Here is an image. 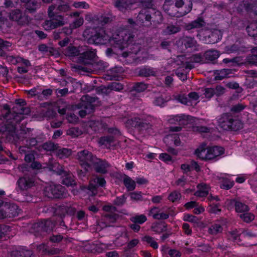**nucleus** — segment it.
I'll use <instances>...</instances> for the list:
<instances>
[{
    "label": "nucleus",
    "mask_w": 257,
    "mask_h": 257,
    "mask_svg": "<svg viewBox=\"0 0 257 257\" xmlns=\"http://www.w3.org/2000/svg\"><path fill=\"white\" fill-rule=\"evenodd\" d=\"M245 9L247 11L252 12L257 15V0L247 3L245 6Z\"/></svg>",
    "instance_id": "nucleus-46"
},
{
    "label": "nucleus",
    "mask_w": 257,
    "mask_h": 257,
    "mask_svg": "<svg viewBox=\"0 0 257 257\" xmlns=\"http://www.w3.org/2000/svg\"><path fill=\"white\" fill-rule=\"evenodd\" d=\"M28 94L32 96H37L38 98L42 99L41 96V89L39 88H33L27 91Z\"/></svg>",
    "instance_id": "nucleus-58"
},
{
    "label": "nucleus",
    "mask_w": 257,
    "mask_h": 257,
    "mask_svg": "<svg viewBox=\"0 0 257 257\" xmlns=\"http://www.w3.org/2000/svg\"><path fill=\"white\" fill-rule=\"evenodd\" d=\"M45 196L51 198H65L68 196L66 188L61 185H50L45 187Z\"/></svg>",
    "instance_id": "nucleus-5"
},
{
    "label": "nucleus",
    "mask_w": 257,
    "mask_h": 257,
    "mask_svg": "<svg viewBox=\"0 0 257 257\" xmlns=\"http://www.w3.org/2000/svg\"><path fill=\"white\" fill-rule=\"evenodd\" d=\"M108 87L111 90L119 91L123 89V85L120 83L113 82L109 85Z\"/></svg>",
    "instance_id": "nucleus-57"
},
{
    "label": "nucleus",
    "mask_w": 257,
    "mask_h": 257,
    "mask_svg": "<svg viewBox=\"0 0 257 257\" xmlns=\"http://www.w3.org/2000/svg\"><path fill=\"white\" fill-rule=\"evenodd\" d=\"M155 74V71L153 68L149 67H144L141 69L139 72V75L143 77H149L153 76Z\"/></svg>",
    "instance_id": "nucleus-41"
},
{
    "label": "nucleus",
    "mask_w": 257,
    "mask_h": 257,
    "mask_svg": "<svg viewBox=\"0 0 257 257\" xmlns=\"http://www.w3.org/2000/svg\"><path fill=\"white\" fill-rule=\"evenodd\" d=\"M205 25V22L202 19L198 18L186 25L185 28L187 30L192 29L200 28Z\"/></svg>",
    "instance_id": "nucleus-25"
},
{
    "label": "nucleus",
    "mask_w": 257,
    "mask_h": 257,
    "mask_svg": "<svg viewBox=\"0 0 257 257\" xmlns=\"http://www.w3.org/2000/svg\"><path fill=\"white\" fill-rule=\"evenodd\" d=\"M133 37L126 30H119L109 37V41L114 49L122 50L132 42Z\"/></svg>",
    "instance_id": "nucleus-1"
},
{
    "label": "nucleus",
    "mask_w": 257,
    "mask_h": 257,
    "mask_svg": "<svg viewBox=\"0 0 257 257\" xmlns=\"http://www.w3.org/2000/svg\"><path fill=\"white\" fill-rule=\"evenodd\" d=\"M239 217L242 219V220L243 221L246 223L251 222L254 218V216L253 214L248 212L240 214Z\"/></svg>",
    "instance_id": "nucleus-53"
},
{
    "label": "nucleus",
    "mask_w": 257,
    "mask_h": 257,
    "mask_svg": "<svg viewBox=\"0 0 257 257\" xmlns=\"http://www.w3.org/2000/svg\"><path fill=\"white\" fill-rule=\"evenodd\" d=\"M12 46V43L0 38V57H5L6 56L5 50L9 51Z\"/></svg>",
    "instance_id": "nucleus-27"
},
{
    "label": "nucleus",
    "mask_w": 257,
    "mask_h": 257,
    "mask_svg": "<svg viewBox=\"0 0 257 257\" xmlns=\"http://www.w3.org/2000/svg\"><path fill=\"white\" fill-rule=\"evenodd\" d=\"M41 114L44 117L47 119L53 118L57 115V113L52 109H48L46 111L43 110Z\"/></svg>",
    "instance_id": "nucleus-50"
},
{
    "label": "nucleus",
    "mask_w": 257,
    "mask_h": 257,
    "mask_svg": "<svg viewBox=\"0 0 257 257\" xmlns=\"http://www.w3.org/2000/svg\"><path fill=\"white\" fill-rule=\"evenodd\" d=\"M114 141V138L111 136L101 137L99 143L102 145H110Z\"/></svg>",
    "instance_id": "nucleus-49"
},
{
    "label": "nucleus",
    "mask_w": 257,
    "mask_h": 257,
    "mask_svg": "<svg viewBox=\"0 0 257 257\" xmlns=\"http://www.w3.org/2000/svg\"><path fill=\"white\" fill-rule=\"evenodd\" d=\"M96 50L87 46H80V53L78 57L79 62L90 64L96 57Z\"/></svg>",
    "instance_id": "nucleus-8"
},
{
    "label": "nucleus",
    "mask_w": 257,
    "mask_h": 257,
    "mask_svg": "<svg viewBox=\"0 0 257 257\" xmlns=\"http://www.w3.org/2000/svg\"><path fill=\"white\" fill-rule=\"evenodd\" d=\"M103 217L105 220L108 221L111 223H113L117 219L118 215L114 212L105 213L103 214Z\"/></svg>",
    "instance_id": "nucleus-47"
},
{
    "label": "nucleus",
    "mask_w": 257,
    "mask_h": 257,
    "mask_svg": "<svg viewBox=\"0 0 257 257\" xmlns=\"http://www.w3.org/2000/svg\"><path fill=\"white\" fill-rule=\"evenodd\" d=\"M198 190L194 193L197 197H204L208 194L209 188L205 184H199L197 186Z\"/></svg>",
    "instance_id": "nucleus-26"
},
{
    "label": "nucleus",
    "mask_w": 257,
    "mask_h": 257,
    "mask_svg": "<svg viewBox=\"0 0 257 257\" xmlns=\"http://www.w3.org/2000/svg\"><path fill=\"white\" fill-rule=\"evenodd\" d=\"M181 194L177 191H174L171 193L168 196V199L174 202L178 200H179L181 198Z\"/></svg>",
    "instance_id": "nucleus-55"
},
{
    "label": "nucleus",
    "mask_w": 257,
    "mask_h": 257,
    "mask_svg": "<svg viewBox=\"0 0 257 257\" xmlns=\"http://www.w3.org/2000/svg\"><path fill=\"white\" fill-rule=\"evenodd\" d=\"M219 204H212L210 205L209 212L211 213L217 214L221 211V209L219 208Z\"/></svg>",
    "instance_id": "nucleus-62"
},
{
    "label": "nucleus",
    "mask_w": 257,
    "mask_h": 257,
    "mask_svg": "<svg viewBox=\"0 0 257 257\" xmlns=\"http://www.w3.org/2000/svg\"><path fill=\"white\" fill-rule=\"evenodd\" d=\"M59 148L57 144H55L52 142H48L42 145V148L47 151H54Z\"/></svg>",
    "instance_id": "nucleus-48"
},
{
    "label": "nucleus",
    "mask_w": 257,
    "mask_h": 257,
    "mask_svg": "<svg viewBox=\"0 0 257 257\" xmlns=\"http://www.w3.org/2000/svg\"><path fill=\"white\" fill-rule=\"evenodd\" d=\"M90 43L95 44H104L107 41H109V36L105 33V32L101 29L98 32H96L92 36L89 40Z\"/></svg>",
    "instance_id": "nucleus-17"
},
{
    "label": "nucleus",
    "mask_w": 257,
    "mask_h": 257,
    "mask_svg": "<svg viewBox=\"0 0 257 257\" xmlns=\"http://www.w3.org/2000/svg\"><path fill=\"white\" fill-rule=\"evenodd\" d=\"M7 61L14 65H16L19 63L18 58H20L19 56L15 57L12 55H7L5 56Z\"/></svg>",
    "instance_id": "nucleus-61"
},
{
    "label": "nucleus",
    "mask_w": 257,
    "mask_h": 257,
    "mask_svg": "<svg viewBox=\"0 0 257 257\" xmlns=\"http://www.w3.org/2000/svg\"><path fill=\"white\" fill-rule=\"evenodd\" d=\"M142 240L149 244L154 249H157L158 247L157 242L155 240L153 237L150 236L146 235L142 238Z\"/></svg>",
    "instance_id": "nucleus-44"
},
{
    "label": "nucleus",
    "mask_w": 257,
    "mask_h": 257,
    "mask_svg": "<svg viewBox=\"0 0 257 257\" xmlns=\"http://www.w3.org/2000/svg\"><path fill=\"white\" fill-rule=\"evenodd\" d=\"M234 202L235 209L237 212L243 213L249 210V207L245 204L239 201H234Z\"/></svg>",
    "instance_id": "nucleus-34"
},
{
    "label": "nucleus",
    "mask_w": 257,
    "mask_h": 257,
    "mask_svg": "<svg viewBox=\"0 0 257 257\" xmlns=\"http://www.w3.org/2000/svg\"><path fill=\"white\" fill-rule=\"evenodd\" d=\"M94 182L101 187H104L106 184L104 178L97 176L94 178Z\"/></svg>",
    "instance_id": "nucleus-64"
},
{
    "label": "nucleus",
    "mask_w": 257,
    "mask_h": 257,
    "mask_svg": "<svg viewBox=\"0 0 257 257\" xmlns=\"http://www.w3.org/2000/svg\"><path fill=\"white\" fill-rule=\"evenodd\" d=\"M16 104L17 105L13 108L14 115L28 114L30 113V109L29 108L24 107L26 104V102L23 99L16 100Z\"/></svg>",
    "instance_id": "nucleus-19"
},
{
    "label": "nucleus",
    "mask_w": 257,
    "mask_h": 257,
    "mask_svg": "<svg viewBox=\"0 0 257 257\" xmlns=\"http://www.w3.org/2000/svg\"><path fill=\"white\" fill-rule=\"evenodd\" d=\"M11 256L12 257H33V253L31 250L21 247L13 250L11 252Z\"/></svg>",
    "instance_id": "nucleus-20"
},
{
    "label": "nucleus",
    "mask_w": 257,
    "mask_h": 257,
    "mask_svg": "<svg viewBox=\"0 0 257 257\" xmlns=\"http://www.w3.org/2000/svg\"><path fill=\"white\" fill-rule=\"evenodd\" d=\"M133 4L131 1L128 0H115L114 1L115 7L121 12H124L130 9Z\"/></svg>",
    "instance_id": "nucleus-22"
},
{
    "label": "nucleus",
    "mask_w": 257,
    "mask_h": 257,
    "mask_svg": "<svg viewBox=\"0 0 257 257\" xmlns=\"http://www.w3.org/2000/svg\"><path fill=\"white\" fill-rule=\"evenodd\" d=\"M218 125L224 130L237 131L243 127V123L239 119L232 116L230 113H224L218 120Z\"/></svg>",
    "instance_id": "nucleus-2"
},
{
    "label": "nucleus",
    "mask_w": 257,
    "mask_h": 257,
    "mask_svg": "<svg viewBox=\"0 0 257 257\" xmlns=\"http://www.w3.org/2000/svg\"><path fill=\"white\" fill-rule=\"evenodd\" d=\"M95 171L98 173L105 174L108 173V169L111 167V165L105 160L99 158L95 159L92 164Z\"/></svg>",
    "instance_id": "nucleus-15"
},
{
    "label": "nucleus",
    "mask_w": 257,
    "mask_h": 257,
    "mask_svg": "<svg viewBox=\"0 0 257 257\" xmlns=\"http://www.w3.org/2000/svg\"><path fill=\"white\" fill-rule=\"evenodd\" d=\"M247 32L251 37L257 38V24L255 23H250L246 28Z\"/></svg>",
    "instance_id": "nucleus-42"
},
{
    "label": "nucleus",
    "mask_w": 257,
    "mask_h": 257,
    "mask_svg": "<svg viewBox=\"0 0 257 257\" xmlns=\"http://www.w3.org/2000/svg\"><path fill=\"white\" fill-rule=\"evenodd\" d=\"M138 18L142 23H144V19L146 23V26H152L153 28H155L157 25L162 22L163 17L161 13L159 11L155 12L152 15H151L150 13L146 10H143L139 13Z\"/></svg>",
    "instance_id": "nucleus-3"
},
{
    "label": "nucleus",
    "mask_w": 257,
    "mask_h": 257,
    "mask_svg": "<svg viewBox=\"0 0 257 257\" xmlns=\"http://www.w3.org/2000/svg\"><path fill=\"white\" fill-rule=\"evenodd\" d=\"M183 220L192 223H198V222L197 217L189 214L184 215Z\"/></svg>",
    "instance_id": "nucleus-60"
},
{
    "label": "nucleus",
    "mask_w": 257,
    "mask_h": 257,
    "mask_svg": "<svg viewBox=\"0 0 257 257\" xmlns=\"http://www.w3.org/2000/svg\"><path fill=\"white\" fill-rule=\"evenodd\" d=\"M123 183L129 191L134 190L136 188V182L127 176L123 178Z\"/></svg>",
    "instance_id": "nucleus-35"
},
{
    "label": "nucleus",
    "mask_w": 257,
    "mask_h": 257,
    "mask_svg": "<svg viewBox=\"0 0 257 257\" xmlns=\"http://www.w3.org/2000/svg\"><path fill=\"white\" fill-rule=\"evenodd\" d=\"M56 156L60 159H64L68 157L71 154V150L67 148H58L56 150Z\"/></svg>",
    "instance_id": "nucleus-33"
},
{
    "label": "nucleus",
    "mask_w": 257,
    "mask_h": 257,
    "mask_svg": "<svg viewBox=\"0 0 257 257\" xmlns=\"http://www.w3.org/2000/svg\"><path fill=\"white\" fill-rule=\"evenodd\" d=\"M81 100L80 105L82 109L79 111V115L81 117H84L86 114L93 112L95 103L97 100V98L86 95L83 96Z\"/></svg>",
    "instance_id": "nucleus-6"
},
{
    "label": "nucleus",
    "mask_w": 257,
    "mask_h": 257,
    "mask_svg": "<svg viewBox=\"0 0 257 257\" xmlns=\"http://www.w3.org/2000/svg\"><path fill=\"white\" fill-rule=\"evenodd\" d=\"M147 219L146 216L144 214L136 215L130 218V220L132 222L139 224H143L147 221Z\"/></svg>",
    "instance_id": "nucleus-43"
},
{
    "label": "nucleus",
    "mask_w": 257,
    "mask_h": 257,
    "mask_svg": "<svg viewBox=\"0 0 257 257\" xmlns=\"http://www.w3.org/2000/svg\"><path fill=\"white\" fill-rule=\"evenodd\" d=\"M126 197L125 195H122L119 197H117L113 201V204L117 206H122L126 202Z\"/></svg>",
    "instance_id": "nucleus-56"
},
{
    "label": "nucleus",
    "mask_w": 257,
    "mask_h": 257,
    "mask_svg": "<svg viewBox=\"0 0 257 257\" xmlns=\"http://www.w3.org/2000/svg\"><path fill=\"white\" fill-rule=\"evenodd\" d=\"M69 6L67 3L62 0H56V3L51 5L48 10L49 17H52L55 16V13L59 12H66L69 10Z\"/></svg>",
    "instance_id": "nucleus-14"
},
{
    "label": "nucleus",
    "mask_w": 257,
    "mask_h": 257,
    "mask_svg": "<svg viewBox=\"0 0 257 257\" xmlns=\"http://www.w3.org/2000/svg\"><path fill=\"white\" fill-rule=\"evenodd\" d=\"M204 56L206 59L213 61L219 57V54L217 50L211 49L206 51Z\"/></svg>",
    "instance_id": "nucleus-36"
},
{
    "label": "nucleus",
    "mask_w": 257,
    "mask_h": 257,
    "mask_svg": "<svg viewBox=\"0 0 257 257\" xmlns=\"http://www.w3.org/2000/svg\"><path fill=\"white\" fill-rule=\"evenodd\" d=\"M148 88V85L144 82L135 83L132 87L131 92H142Z\"/></svg>",
    "instance_id": "nucleus-38"
},
{
    "label": "nucleus",
    "mask_w": 257,
    "mask_h": 257,
    "mask_svg": "<svg viewBox=\"0 0 257 257\" xmlns=\"http://www.w3.org/2000/svg\"><path fill=\"white\" fill-rule=\"evenodd\" d=\"M9 18L10 20L21 26L27 25L30 21V18L27 15L26 12L20 9L12 10L9 14Z\"/></svg>",
    "instance_id": "nucleus-11"
},
{
    "label": "nucleus",
    "mask_w": 257,
    "mask_h": 257,
    "mask_svg": "<svg viewBox=\"0 0 257 257\" xmlns=\"http://www.w3.org/2000/svg\"><path fill=\"white\" fill-rule=\"evenodd\" d=\"M183 43L186 48L195 47L197 42L193 37L185 36L183 38Z\"/></svg>",
    "instance_id": "nucleus-39"
},
{
    "label": "nucleus",
    "mask_w": 257,
    "mask_h": 257,
    "mask_svg": "<svg viewBox=\"0 0 257 257\" xmlns=\"http://www.w3.org/2000/svg\"><path fill=\"white\" fill-rule=\"evenodd\" d=\"M180 31V28L178 26L169 25L163 30L165 35H171L175 34Z\"/></svg>",
    "instance_id": "nucleus-40"
},
{
    "label": "nucleus",
    "mask_w": 257,
    "mask_h": 257,
    "mask_svg": "<svg viewBox=\"0 0 257 257\" xmlns=\"http://www.w3.org/2000/svg\"><path fill=\"white\" fill-rule=\"evenodd\" d=\"M55 223L51 220L46 219L35 223L33 224L30 229V232L35 233V235L41 234V232H48L53 229Z\"/></svg>",
    "instance_id": "nucleus-10"
},
{
    "label": "nucleus",
    "mask_w": 257,
    "mask_h": 257,
    "mask_svg": "<svg viewBox=\"0 0 257 257\" xmlns=\"http://www.w3.org/2000/svg\"><path fill=\"white\" fill-rule=\"evenodd\" d=\"M130 196L132 200L135 201L142 200L143 196L141 192H133L130 193Z\"/></svg>",
    "instance_id": "nucleus-59"
},
{
    "label": "nucleus",
    "mask_w": 257,
    "mask_h": 257,
    "mask_svg": "<svg viewBox=\"0 0 257 257\" xmlns=\"http://www.w3.org/2000/svg\"><path fill=\"white\" fill-rule=\"evenodd\" d=\"M76 158L85 171H88L96 157L88 150H84L77 153Z\"/></svg>",
    "instance_id": "nucleus-9"
},
{
    "label": "nucleus",
    "mask_w": 257,
    "mask_h": 257,
    "mask_svg": "<svg viewBox=\"0 0 257 257\" xmlns=\"http://www.w3.org/2000/svg\"><path fill=\"white\" fill-rule=\"evenodd\" d=\"M231 73V70L228 69H223L221 70H215L214 72L216 80H220L228 77V75Z\"/></svg>",
    "instance_id": "nucleus-29"
},
{
    "label": "nucleus",
    "mask_w": 257,
    "mask_h": 257,
    "mask_svg": "<svg viewBox=\"0 0 257 257\" xmlns=\"http://www.w3.org/2000/svg\"><path fill=\"white\" fill-rule=\"evenodd\" d=\"M13 117V120L9 122H7L5 125V131L9 133H13L16 130V124L20 122L23 119V116L20 115L11 114L9 116L10 118Z\"/></svg>",
    "instance_id": "nucleus-18"
},
{
    "label": "nucleus",
    "mask_w": 257,
    "mask_h": 257,
    "mask_svg": "<svg viewBox=\"0 0 257 257\" xmlns=\"http://www.w3.org/2000/svg\"><path fill=\"white\" fill-rule=\"evenodd\" d=\"M222 226L218 223H214L211 225L208 229V232L213 235H216L221 233L222 232Z\"/></svg>",
    "instance_id": "nucleus-32"
},
{
    "label": "nucleus",
    "mask_w": 257,
    "mask_h": 257,
    "mask_svg": "<svg viewBox=\"0 0 257 257\" xmlns=\"http://www.w3.org/2000/svg\"><path fill=\"white\" fill-rule=\"evenodd\" d=\"M241 232L239 233L237 230H234L232 231L229 232L228 233V239L236 242L239 245H242L241 242Z\"/></svg>",
    "instance_id": "nucleus-24"
},
{
    "label": "nucleus",
    "mask_w": 257,
    "mask_h": 257,
    "mask_svg": "<svg viewBox=\"0 0 257 257\" xmlns=\"http://www.w3.org/2000/svg\"><path fill=\"white\" fill-rule=\"evenodd\" d=\"M7 211L9 217H15L18 215L20 210L18 206L15 204L7 205L5 206Z\"/></svg>",
    "instance_id": "nucleus-30"
},
{
    "label": "nucleus",
    "mask_w": 257,
    "mask_h": 257,
    "mask_svg": "<svg viewBox=\"0 0 257 257\" xmlns=\"http://www.w3.org/2000/svg\"><path fill=\"white\" fill-rule=\"evenodd\" d=\"M57 14V13H55L54 16L49 17L51 19L45 22L44 27L46 30L54 29L63 26L67 23L63 16Z\"/></svg>",
    "instance_id": "nucleus-12"
},
{
    "label": "nucleus",
    "mask_w": 257,
    "mask_h": 257,
    "mask_svg": "<svg viewBox=\"0 0 257 257\" xmlns=\"http://www.w3.org/2000/svg\"><path fill=\"white\" fill-rule=\"evenodd\" d=\"M67 134L68 135L75 138L81 135L82 134V131L78 127H71L67 130Z\"/></svg>",
    "instance_id": "nucleus-52"
},
{
    "label": "nucleus",
    "mask_w": 257,
    "mask_h": 257,
    "mask_svg": "<svg viewBox=\"0 0 257 257\" xmlns=\"http://www.w3.org/2000/svg\"><path fill=\"white\" fill-rule=\"evenodd\" d=\"M111 21L110 18L106 16H102L94 20L93 23L97 25V28H100L104 25L109 23Z\"/></svg>",
    "instance_id": "nucleus-37"
},
{
    "label": "nucleus",
    "mask_w": 257,
    "mask_h": 257,
    "mask_svg": "<svg viewBox=\"0 0 257 257\" xmlns=\"http://www.w3.org/2000/svg\"><path fill=\"white\" fill-rule=\"evenodd\" d=\"M80 46L78 47L74 46H69L65 50V54L69 57L80 56Z\"/></svg>",
    "instance_id": "nucleus-28"
},
{
    "label": "nucleus",
    "mask_w": 257,
    "mask_h": 257,
    "mask_svg": "<svg viewBox=\"0 0 257 257\" xmlns=\"http://www.w3.org/2000/svg\"><path fill=\"white\" fill-rule=\"evenodd\" d=\"M17 183L21 190H26L35 185V179L33 177L25 175L20 177Z\"/></svg>",
    "instance_id": "nucleus-16"
},
{
    "label": "nucleus",
    "mask_w": 257,
    "mask_h": 257,
    "mask_svg": "<svg viewBox=\"0 0 257 257\" xmlns=\"http://www.w3.org/2000/svg\"><path fill=\"white\" fill-rule=\"evenodd\" d=\"M167 225L165 223H158L152 226L154 230L157 232H161L166 230Z\"/></svg>",
    "instance_id": "nucleus-54"
},
{
    "label": "nucleus",
    "mask_w": 257,
    "mask_h": 257,
    "mask_svg": "<svg viewBox=\"0 0 257 257\" xmlns=\"http://www.w3.org/2000/svg\"><path fill=\"white\" fill-rule=\"evenodd\" d=\"M246 105L242 103H237L232 105L230 108V111L232 113H237L243 110Z\"/></svg>",
    "instance_id": "nucleus-51"
},
{
    "label": "nucleus",
    "mask_w": 257,
    "mask_h": 257,
    "mask_svg": "<svg viewBox=\"0 0 257 257\" xmlns=\"http://www.w3.org/2000/svg\"><path fill=\"white\" fill-rule=\"evenodd\" d=\"M190 118V116L185 115L184 114H182L180 115H176L173 116V118L170 119V122L171 123H178L180 126L170 127V131L172 132L180 131L182 128V127L180 126L187 125L188 123V122L191 120Z\"/></svg>",
    "instance_id": "nucleus-13"
},
{
    "label": "nucleus",
    "mask_w": 257,
    "mask_h": 257,
    "mask_svg": "<svg viewBox=\"0 0 257 257\" xmlns=\"http://www.w3.org/2000/svg\"><path fill=\"white\" fill-rule=\"evenodd\" d=\"M40 3H38L37 1H33L27 3L26 9L30 13H34L38 8H40Z\"/></svg>",
    "instance_id": "nucleus-45"
},
{
    "label": "nucleus",
    "mask_w": 257,
    "mask_h": 257,
    "mask_svg": "<svg viewBox=\"0 0 257 257\" xmlns=\"http://www.w3.org/2000/svg\"><path fill=\"white\" fill-rule=\"evenodd\" d=\"M62 183L67 186H73L76 185V182L74 179V177L70 172L63 176Z\"/></svg>",
    "instance_id": "nucleus-31"
},
{
    "label": "nucleus",
    "mask_w": 257,
    "mask_h": 257,
    "mask_svg": "<svg viewBox=\"0 0 257 257\" xmlns=\"http://www.w3.org/2000/svg\"><path fill=\"white\" fill-rule=\"evenodd\" d=\"M224 152L223 148L218 146H214L208 148V159L211 160L222 155Z\"/></svg>",
    "instance_id": "nucleus-21"
},
{
    "label": "nucleus",
    "mask_w": 257,
    "mask_h": 257,
    "mask_svg": "<svg viewBox=\"0 0 257 257\" xmlns=\"http://www.w3.org/2000/svg\"><path fill=\"white\" fill-rule=\"evenodd\" d=\"M241 238H247L250 237H254L256 236L255 233L249 230H243L241 232Z\"/></svg>",
    "instance_id": "nucleus-63"
},
{
    "label": "nucleus",
    "mask_w": 257,
    "mask_h": 257,
    "mask_svg": "<svg viewBox=\"0 0 257 257\" xmlns=\"http://www.w3.org/2000/svg\"><path fill=\"white\" fill-rule=\"evenodd\" d=\"M200 40L207 44H214L222 38L221 32L217 29L205 30L197 34Z\"/></svg>",
    "instance_id": "nucleus-4"
},
{
    "label": "nucleus",
    "mask_w": 257,
    "mask_h": 257,
    "mask_svg": "<svg viewBox=\"0 0 257 257\" xmlns=\"http://www.w3.org/2000/svg\"><path fill=\"white\" fill-rule=\"evenodd\" d=\"M208 148H206L205 144L202 145L195 151V154L202 160H208Z\"/></svg>",
    "instance_id": "nucleus-23"
},
{
    "label": "nucleus",
    "mask_w": 257,
    "mask_h": 257,
    "mask_svg": "<svg viewBox=\"0 0 257 257\" xmlns=\"http://www.w3.org/2000/svg\"><path fill=\"white\" fill-rule=\"evenodd\" d=\"M172 2L175 3L176 7L182 8V10L180 12L173 13L168 12L169 15L176 17H180L184 16L189 13L192 8V4L190 0H166L165 3L169 4V3Z\"/></svg>",
    "instance_id": "nucleus-7"
}]
</instances>
